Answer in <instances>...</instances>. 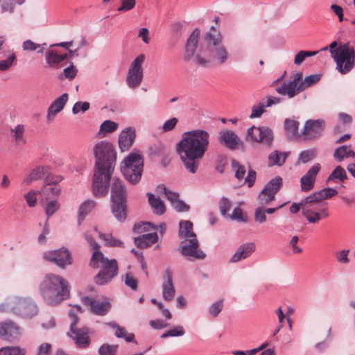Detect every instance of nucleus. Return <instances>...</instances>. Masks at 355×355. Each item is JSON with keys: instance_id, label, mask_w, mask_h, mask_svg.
I'll list each match as a JSON object with an SVG mask.
<instances>
[{"instance_id": "obj_1", "label": "nucleus", "mask_w": 355, "mask_h": 355, "mask_svg": "<svg viewBox=\"0 0 355 355\" xmlns=\"http://www.w3.org/2000/svg\"><path fill=\"white\" fill-rule=\"evenodd\" d=\"M95 157L92 193L96 198L108 194L110 180L116 162V152L114 146L106 141L96 143L93 148Z\"/></svg>"}, {"instance_id": "obj_2", "label": "nucleus", "mask_w": 355, "mask_h": 355, "mask_svg": "<svg viewBox=\"0 0 355 355\" xmlns=\"http://www.w3.org/2000/svg\"><path fill=\"white\" fill-rule=\"evenodd\" d=\"M209 132L198 129L186 132L177 145V151L184 168L189 173L197 172L202 159L209 145Z\"/></svg>"}, {"instance_id": "obj_3", "label": "nucleus", "mask_w": 355, "mask_h": 355, "mask_svg": "<svg viewBox=\"0 0 355 355\" xmlns=\"http://www.w3.org/2000/svg\"><path fill=\"white\" fill-rule=\"evenodd\" d=\"M91 248L94 250L91 257L89 265L93 268L101 270L94 277L95 282L98 285H105L110 282L118 274L119 267L115 259H109L100 251V245L87 233L84 234Z\"/></svg>"}, {"instance_id": "obj_4", "label": "nucleus", "mask_w": 355, "mask_h": 355, "mask_svg": "<svg viewBox=\"0 0 355 355\" xmlns=\"http://www.w3.org/2000/svg\"><path fill=\"white\" fill-rule=\"evenodd\" d=\"M40 293L45 302L56 305L69 296V288L67 281L54 274H47L40 286Z\"/></svg>"}, {"instance_id": "obj_5", "label": "nucleus", "mask_w": 355, "mask_h": 355, "mask_svg": "<svg viewBox=\"0 0 355 355\" xmlns=\"http://www.w3.org/2000/svg\"><path fill=\"white\" fill-rule=\"evenodd\" d=\"M337 44V42L334 41L329 45L330 53L336 63V69L341 74L348 73L355 64L354 47L347 42L335 49Z\"/></svg>"}, {"instance_id": "obj_6", "label": "nucleus", "mask_w": 355, "mask_h": 355, "mask_svg": "<svg viewBox=\"0 0 355 355\" xmlns=\"http://www.w3.org/2000/svg\"><path fill=\"white\" fill-rule=\"evenodd\" d=\"M0 311H11L24 318H32L37 313L38 309L30 299L14 297L1 304Z\"/></svg>"}, {"instance_id": "obj_7", "label": "nucleus", "mask_w": 355, "mask_h": 355, "mask_svg": "<svg viewBox=\"0 0 355 355\" xmlns=\"http://www.w3.org/2000/svg\"><path fill=\"white\" fill-rule=\"evenodd\" d=\"M121 171L125 178L131 184L139 182L144 168V159L138 152H132L124 159Z\"/></svg>"}, {"instance_id": "obj_8", "label": "nucleus", "mask_w": 355, "mask_h": 355, "mask_svg": "<svg viewBox=\"0 0 355 355\" xmlns=\"http://www.w3.org/2000/svg\"><path fill=\"white\" fill-rule=\"evenodd\" d=\"M208 43V52L209 61L215 62L218 64H223L229 58L228 52L224 45L220 34L217 35L207 33L205 37Z\"/></svg>"}, {"instance_id": "obj_9", "label": "nucleus", "mask_w": 355, "mask_h": 355, "mask_svg": "<svg viewBox=\"0 0 355 355\" xmlns=\"http://www.w3.org/2000/svg\"><path fill=\"white\" fill-rule=\"evenodd\" d=\"M69 317L72 319L70 324V330L67 333V336L73 339L76 346L79 348L85 349L90 344V338L89 337V330L87 327L76 328L78 318L72 311L69 312Z\"/></svg>"}, {"instance_id": "obj_10", "label": "nucleus", "mask_w": 355, "mask_h": 355, "mask_svg": "<svg viewBox=\"0 0 355 355\" xmlns=\"http://www.w3.org/2000/svg\"><path fill=\"white\" fill-rule=\"evenodd\" d=\"M245 140L250 143L263 144L268 148H270L274 140L272 130L266 126L257 127L252 125L247 130Z\"/></svg>"}, {"instance_id": "obj_11", "label": "nucleus", "mask_w": 355, "mask_h": 355, "mask_svg": "<svg viewBox=\"0 0 355 355\" xmlns=\"http://www.w3.org/2000/svg\"><path fill=\"white\" fill-rule=\"evenodd\" d=\"M145 60V55H139L132 62L126 77V83L129 87L135 89L139 87L143 80L142 64Z\"/></svg>"}, {"instance_id": "obj_12", "label": "nucleus", "mask_w": 355, "mask_h": 355, "mask_svg": "<svg viewBox=\"0 0 355 355\" xmlns=\"http://www.w3.org/2000/svg\"><path fill=\"white\" fill-rule=\"evenodd\" d=\"M282 185V178L277 176L271 179L258 196V200L261 206L267 205L275 200L276 193Z\"/></svg>"}, {"instance_id": "obj_13", "label": "nucleus", "mask_w": 355, "mask_h": 355, "mask_svg": "<svg viewBox=\"0 0 355 355\" xmlns=\"http://www.w3.org/2000/svg\"><path fill=\"white\" fill-rule=\"evenodd\" d=\"M315 204L318 203L306 202L305 198L300 201V205H302V215L310 223H317L329 216L328 207H321L318 209V211H315L314 207Z\"/></svg>"}, {"instance_id": "obj_14", "label": "nucleus", "mask_w": 355, "mask_h": 355, "mask_svg": "<svg viewBox=\"0 0 355 355\" xmlns=\"http://www.w3.org/2000/svg\"><path fill=\"white\" fill-rule=\"evenodd\" d=\"M302 73L295 74L293 79L289 81H284L276 87L278 94L282 96H288L291 98L302 92Z\"/></svg>"}, {"instance_id": "obj_15", "label": "nucleus", "mask_w": 355, "mask_h": 355, "mask_svg": "<svg viewBox=\"0 0 355 355\" xmlns=\"http://www.w3.org/2000/svg\"><path fill=\"white\" fill-rule=\"evenodd\" d=\"M180 252L189 260L204 259L206 257V254L199 248L197 237L182 241Z\"/></svg>"}, {"instance_id": "obj_16", "label": "nucleus", "mask_w": 355, "mask_h": 355, "mask_svg": "<svg viewBox=\"0 0 355 355\" xmlns=\"http://www.w3.org/2000/svg\"><path fill=\"white\" fill-rule=\"evenodd\" d=\"M43 257L45 260L55 263L60 268H65L66 266L71 264V254L68 249L61 248L59 250L46 251L44 253Z\"/></svg>"}, {"instance_id": "obj_17", "label": "nucleus", "mask_w": 355, "mask_h": 355, "mask_svg": "<svg viewBox=\"0 0 355 355\" xmlns=\"http://www.w3.org/2000/svg\"><path fill=\"white\" fill-rule=\"evenodd\" d=\"M324 121L321 119L307 120L302 131L303 139L312 140L319 137L324 131Z\"/></svg>"}, {"instance_id": "obj_18", "label": "nucleus", "mask_w": 355, "mask_h": 355, "mask_svg": "<svg viewBox=\"0 0 355 355\" xmlns=\"http://www.w3.org/2000/svg\"><path fill=\"white\" fill-rule=\"evenodd\" d=\"M21 332L19 327L11 320L0 322V338L12 342L18 340Z\"/></svg>"}, {"instance_id": "obj_19", "label": "nucleus", "mask_w": 355, "mask_h": 355, "mask_svg": "<svg viewBox=\"0 0 355 355\" xmlns=\"http://www.w3.org/2000/svg\"><path fill=\"white\" fill-rule=\"evenodd\" d=\"M219 142L227 148L234 150L239 148H243L244 142L232 130H221L218 133Z\"/></svg>"}, {"instance_id": "obj_20", "label": "nucleus", "mask_w": 355, "mask_h": 355, "mask_svg": "<svg viewBox=\"0 0 355 355\" xmlns=\"http://www.w3.org/2000/svg\"><path fill=\"white\" fill-rule=\"evenodd\" d=\"M320 170L321 164L315 163L300 178V187L302 191L307 192L314 188L316 177Z\"/></svg>"}, {"instance_id": "obj_21", "label": "nucleus", "mask_w": 355, "mask_h": 355, "mask_svg": "<svg viewBox=\"0 0 355 355\" xmlns=\"http://www.w3.org/2000/svg\"><path fill=\"white\" fill-rule=\"evenodd\" d=\"M84 305L89 306L91 311L98 315H105L111 308L110 303L107 302H100L93 297L85 296L81 298Z\"/></svg>"}, {"instance_id": "obj_22", "label": "nucleus", "mask_w": 355, "mask_h": 355, "mask_svg": "<svg viewBox=\"0 0 355 355\" xmlns=\"http://www.w3.org/2000/svg\"><path fill=\"white\" fill-rule=\"evenodd\" d=\"M111 201H127V193L121 180L114 178L111 184Z\"/></svg>"}, {"instance_id": "obj_23", "label": "nucleus", "mask_w": 355, "mask_h": 355, "mask_svg": "<svg viewBox=\"0 0 355 355\" xmlns=\"http://www.w3.org/2000/svg\"><path fill=\"white\" fill-rule=\"evenodd\" d=\"M162 297L166 301H171L174 298L175 291L173 284V273L169 268L165 270Z\"/></svg>"}, {"instance_id": "obj_24", "label": "nucleus", "mask_w": 355, "mask_h": 355, "mask_svg": "<svg viewBox=\"0 0 355 355\" xmlns=\"http://www.w3.org/2000/svg\"><path fill=\"white\" fill-rule=\"evenodd\" d=\"M338 191L334 188L327 187L319 191L314 192L305 198L306 202H320L323 200L331 198L338 194Z\"/></svg>"}, {"instance_id": "obj_25", "label": "nucleus", "mask_w": 355, "mask_h": 355, "mask_svg": "<svg viewBox=\"0 0 355 355\" xmlns=\"http://www.w3.org/2000/svg\"><path fill=\"white\" fill-rule=\"evenodd\" d=\"M135 130L132 128H126L119 137V146L122 151L128 150L133 144L135 139Z\"/></svg>"}, {"instance_id": "obj_26", "label": "nucleus", "mask_w": 355, "mask_h": 355, "mask_svg": "<svg viewBox=\"0 0 355 355\" xmlns=\"http://www.w3.org/2000/svg\"><path fill=\"white\" fill-rule=\"evenodd\" d=\"M50 167L48 166H37L33 168L23 179L24 185H29L34 181L42 179L49 173Z\"/></svg>"}, {"instance_id": "obj_27", "label": "nucleus", "mask_w": 355, "mask_h": 355, "mask_svg": "<svg viewBox=\"0 0 355 355\" xmlns=\"http://www.w3.org/2000/svg\"><path fill=\"white\" fill-rule=\"evenodd\" d=\"M200 35V30L195 28L188 38L185 47L184 59L186 60H189L194 57Z\"/></svg>"}, {"instance_id": "obj_28", "label": "nucleus", "mask_w": 355, "mask_h": 355, "mask_svg": "<svg viewBox=\"0 0 355 355\" xmlns=\"http://www.w3.org/2000/svg\"><path fill=\"white\" fill-rule=\"evenodd\" d=\"M68 101V94L64 93L55 99L50 105L47 111V120L51 121L54 116L61 112Z\"/></svg>"}, {"instance_id": "obj_29", "label": "nucleus", "mask_w": 355, "mask_h": 355, "mask_svg": "<svg viewBox=\"0 0 355 355\" xmlns=\"http://www.w3.org/2000/svg\"><path fill=\"white\" fill-rule=\"evenodd\" d=\"M255 250L254 243H245L239 246L230 259V262L236 263L248 257Z\"/></svg>"}, {"instance_id": "obj_30", "label": "nucleus", "mask_w": 355, "mask_h": 355, "mask_svg": "<svg viewBox=\"0 0 355 355\" xmlns=\"http://www.w3.org/2000/svg\"><path fill=\"white\" fill-rule=\"evenodd\" d=\"M300 123L294 119H286L284 123L285 135L290 139L301 138L302 134H299Z\"/></svg>"}, {"instance_id": "obj_31", "label": "nucleus", "mask_w": 355, "mask_h": 355, "mask_svg": "<svg viewBox=\"0 0 355 355\" xmlns=\"http://www.w3.org/2000/svg\"><path fill=\"white\" fill-rule=\"evenodd\" d=\"M127 201H111V210L114 218L123 221L127 216Z\"/></svg>"}, {"instance_id": "obj_32", "label": "nucleus", "mask_w": 355, "mask_h": 355, "mask_svg": "<svg viewBox=\"0 0 355 355\" xmlns=\"http://www.w3.org/2000/svg\"><path fill=\"white\" fill-rule=\"evenodd\" d=\"M158 241L157 232L148 233L135 238V244L139 248H146Z\"/></svg>"}, {"instance_id": "obj_33", "label": "nucleus", "mask_w": 355, "mask_h": 355, "mask_svg": "<svg viewBox=\"0 0 355 355\" xmlns=\"http://www.w3.org/2000/svg\"><path fill=\"white\" fill-rule=\"evenodd\" d=\"M179 226L178 235L180 238L185 240L196 238L193 230V223L190 220H181L179 223Z\"/></svg>"}, {"instance_id": "obj_34", "label": "nucleus", "mask_w": 355, "mask_h": 355, "mask_svg": "<svg viewBox=\"0 0 355 355\" xmlns=\"http://www.w3.org/2000/svg\"><path fill=\"white\" fill-rule=\"evenodd\" d=\"M334 157L337 162H341L349 157L355 158V152L349 146L343 145L335 149Z\"/></svg>"}, {"instance_id": "obj_35", "label": "nucleus", "mask_w": 355, "mask_h": 355, "mask_svg": "<svg viewBox=\"0 0 355 355\" xmlns=\"http://www.w3.org/2000/svg\"><path fill=\"white\" fill-rule=\"evenodd\" d=\"M108 325L115 329L114 335L119 338H123L128 343H136L135 335L132 333H128L125 328L119 326L114 322L108 323Z\"/></svg>"}, {"instance_id": "obj_36", "label": "nucleus", "mask_w": 355, "mask_h": 355, "mask_svg": "<svg viewBox=\"0 0 355 355\" xmlns=\"http://www.w3.org/2000/svg\"><path fill=\"white\" fill-rule=\"evenodd\" d=\"M148 202L153 209V212L157 215H162L166 211L165 205L163 201L159 197L151 193H147Z\"/></svg>"}, {"instance_id": "obj_37", "label": "nucleus", "mask_w": 355, "mask_h": 355, "mask_svg": "<svg viewBox=\"0 0 355 355\" xmlns=\"http://www.w3.org/2000/svg\"><path fill=\"white\" fill-rule=\"evenodd\" d=\"M288 156V153H282L279 150H274L268 155V166H282Z\"/></svg>"}, {"instance_id": "obj_38", "label": "nucleus", "mask_w": 355, "mask_h": 355, "mask_svg": "<svg viewBox=\"0 0 355 355\" xmlns=\"http://www.w3.org/2000/svg\"><path fill=\"white\" fill-rule=\"evenodd\" d=\"M61 189L58 185H44L42 190L41 193L46 200L58 199L60 194Z\"/></svg>"}, {"instance_id": "obj_39", "label": "nucleus", "mask_w": 355, "mask_h": 355, "mask_svg": "<svg viewBox=\"0 0 355 355\" xmlns=\"http://www.w3.org/2000/svg\"><path fill=\"white\" fill-rule=\"evenodd\" d=\"M11 132L13 134V138L16 145L24 146L26 144L25 137V127L22 124H18L14 128H11Z\"/></svg>"}, {"instance_id": "obj_40", "label": "nucleus", "mask_w": 355, "mask_h": 355, "mask_svg": "<svg viewBox=\"0 0 355 355\" xmlns=\"http://www.w3.org/2000/svg\"><path fill=\"white\" fill-rule=\"evenodd\" d=\"M347 179V173L341 166H337L327 178V181L334 182H343Z\"/></svg>"}, {"instance_id": "obj_41", "label": "nucleus", "mask_w": 355, "mask_h": 355, "mask_svg": "<svg viewBox=\"0 0 355 355\" xmlns=\"http://www.w3.org/2000/svg\"><path fill=\"white\" fill-rule=\"evenodd\" d=\"M96 202L94 200H88L83 202L79 207L78 210V223L79 225L84 220L85 217L92 211L95 207Z\"/></svg>"}, {"instance_id": "obj_42", "label": "nucleus", "mask_w": 355, "mask_h": 355, "mask_svg": "<svg viewBox=\"0 0 355 355\" xmlns=\"http://www.w3.org/2000/svg\"><path fill=\"white\" fill-rule=\"evenodd\" d=\"M99 238L105 242V245L108 247L123 248L124 243L121 240L113 237L111 234H99Z\"/></svg>"}, {"instance_id": "obj_43", "label": "nucleus", "mask_w": 355, "mask_h": 355, "mask_svg": "<svg viewBox=\"0 0 355 355\" xmlns=\"http://www.w3.org/2000/svg\"><path fill=\"white\" fill-rule=\"evenodd\" d=\"M117 128L118 123L110 120H105L100 125L99 134L105 136L108 133L114 132Z\"/></svg>"}, {"instance_id": "obj_44", "label": "nucleus", "mask_w": 355, "mask_h": 355, "mask_svg": "<svg viewBox=\"0 0 355 355\" xmlns=\"http://www.w3.org/2000/svg\"><path fill=\"white\" fill-rule=\"evenodd\" d=\"M317 155V150L315 148L302 150L299 154L297 164H306L313 159Z\"/></svg>"}, {"instance_id": "obj_45", "label": "nucleus", "mask_w": 355, "mask_h": 355, "mask_svg": "<svg viewBox=\"0 0 355 355\" xmlns=\"http://www.w3.org/2000/svg\"><path fill=\"white\" fill-rule=\"evenodd\" d=\"M46 61L48 66L53 68H57L60 63L59 55L53 50L47 51Z\"/></svg>"}, {"instance_id": "obj_46", "label": "nucleus", "mask_w": 355, "mask_h": 355, "mask_svg": "<svg viewBox=\"0 0 355 355\" xmlns=\"http://www.w3.org/2000/svg\"><path fill=\"white\" fill-rule=\"evenodd\" d=\"M47 201L48 202L44 207V210L47 218H49L60 209V204L58 199L47 200Z\"/></svg>"}, {"instance_id": "obj_47", "label": "nucleus", "mask_w": 355, "mask_h": 355, "mask_svg": "<svg viewBox=\"0 0 355 355\" xmlns=\"http://www.w3.org/2000/svg\"><path fill=\"white\" fill-rule=\"evenodd\" d=\"M185 334V331L182 326H177L173 329H171L160 336L161 338H166L168 337H179L182 336Z\"/></svg>"}, {"instance_id": "obj_48", "label": "nucleus", "mask_w": 355, "mask_h": 355, "mask_svg": "<svg viewBox=\"0 0 355 355\" xmlns=\"http://www.w3.org/2000/svg\"><path fill=\"white\" fill-rule=\"evenodd\" d=\"M16 60V55L14 52L10 53L5 60H0V71L8 70Z\"/></svg>"}, {"instance_id": "obj_49", "label": "nucleus", "mask_w": 355, "mask_h": 355, "mask_svg": "<svg viewBox=\"0 0 355 355\" xmlns=\"http://www.w3.org/2000/svg\"><path fill=\"white\" fill-rule=\"evenodd\" d=\"M25 350L19 347H5L0 349V355H25Z\"/></svg>"}, {"instance_id": "obj_50", "label": "nucleus", "mask_w": 355, "mask_h": 355, "mask_svg": "<svg viewBox=\"0 0 355 355\" xmlns=\"http://www.w3.org/2000/svg\"><path fill=\"white\" fill-rule=\"evenodd\" d=\"M232 166L235 170V177L238 180H242L245 174V168L236 159L232 160Z\"/></svg>"}, {"instance_id": "obj_51", "label": "nucleus", "mask_w": 355, "mask_h": 355, "mask_svg": "<svg viewBox=\"0 0 355 355\" xmlns=\"http://www.w3.org/2000/svg\"><path fill=\"white\" fill-rule=\"evenodd\" d=\"M232 207V202L226 197H223L219 202V209L221 215L227 217V213Z\"/></svg>"}, {"instance_id": "obj_52", "label": "nucleus", "mask_w": 355, "mask_h": 355, "mask_svg": "<svg viewBox=\"0 0 355 355\" xmlns=\"http://www.w3.org/2000/svg\"><path fill=\"white\" fill-rule=\"evenodd\" d=\"M318 51H300L295 56L294 63L297 65L301 64L306 58L315 55Z\"/></svg>"}, {"instance_id": "obj_53", "label": "nucleus", "mask_w": 355, "mask_h": 355, "mask_svg": "<svg viewBox=\"0 0 355 355\" xmlns=\"http://www.w3.org/2000/svg\"><path fill=\"white\" fill-rule=\"evenodd\" d=\"M265 103L259 102L258 104L254 105L252 107V112L250 115V119L259 118L265 112Z\"/></svg>"}, {"instance_id": "obj_54", "label": "nucleus", "mask_w": 355, "mask_h": 355, "mask_svg": "<svg viewBox=\"0 0 355 355\" xmlns=\"http://www.w3.org/2000/svg\"><path fill=\"white\" fill-rule=\"evenodd\" d=\"M320 79V75L319 74H311L305 77L302 81V92L306 88L313 85V84L318 82Z\"/></svg>"}, {"instance_id": "obj_55", "label": "nucleus", "mask_w": 355, "mask_h": 355, "mask_svg": "<svg viewBox=\"0 0 355 355\" xmlns=\"http://www.w3.org/2000/svg\"><path fill=\"white\" fill-rule=\"evenodd\" d=\"M227 217L233 220L241 222L247 221V217L243 216L242 209L239 207H235L232 211V214L231 215L229 214Z\"/></svg>"}, {"instance_id": "obj_56", "label": "nucleus", "mask_w": 355, "mask_h": 355, "mask_svg": "<svg viewBox=\"0 0 355 355\" xmlns=\"http://www.w3.org/2000/svg\"><path fill=\"white\" fill-rule=\"evenodd\" d=\"M266 214L263 207L260 206L257 207L254 211V220L260 224L263 223L266 221Z\"/></svg>"}, {"instance_id": "obj_57", "label": "nucleus", "mask_w": 355, "mask_h": 355, "mask_svg": "<svg viewBox=\"0 0 355 355\" xmlns=\"http://www.w3.org/2000/svg\"><path fill=\"white\" fill-rule=\"evenodd\" d=\"M349 254V250H342L336 252V257L338 263L343 264H347L349 262L348 255Z\"/></svg>"}, {"instance_id": "obj_58", "label": "nucleus", "mask_w": 355, "mask_h": 355, "mask_svg": "<svg viewBox=\"0 0 355 355\" xmlns=\"http://www.w3.org/2000/svg\"><path fill=\"white\" fill-rule=\"evenodd\" d=\"M125 284L132 290L136 291L138 288V281L130 273H126L124 279Z\"/></svg>"}, {"instance_id": "obj_59", "label": "nucleus", "mask_w": 355, "mask_h": 355, "mask_svg": "<svg viewBox=\"0 0 355 355\" xmlns=\"http://www.w3.org/2000/svg\"><path fill=\"white\" fill-rule=\"evenodd\" d=\"M116 345H103L99 349L100 355H116Z\"/></svg>"}, {"instance_id": "obj_60", "label": "nucleus", "mask_w": 355, "mask_h": 355, "mask_svg": "<svg viewBox=\"0 0 355 355\" xmlns=\"http://www.w3.org/2000/svg\"><path fill=\"white\" fill-rule=\"evenodd\" d=\"M223 307V300H220L216 302H214L209 309V313L214 317H216L220 313Z\"/></svg>"}, {"instance_id": "obj_61", "label": "nucleus", "mask_w": 355, "mask_h": 355, "mask_svg": "<svg viewBox=\"0 0 355 355\" xmlns=\"http://www.w3.org/2000/svg\"><path fill=\"white\" fill-rule=\"evenodd\" d=\"M89 106L90 105L88 102L78 101L73 105L72 112L74 114H77L80 111L85 112L89 109Z\"/></svg>"}, {"instance_id": "obj_62", "label": "nucleus", "mask_w": 355, "mask_h": 355, "mask_svg": "<svg viewBox=\"0 0 355 355\" xmlns=\"http://www.w3.org/2000/svg\"><path fill=\"white\" fill-rule=\"evenodd\" d=\"M37 191H35L34 190H31L28 193H26L24 196V198L27 202V205L30 207H35L36 202H37Z\"/></svg>"}, {"instance_id": "obj_63", "label": "nucleus", "mask_w": 355, "mask_h": 355, "mask_svg": "<svg viewBox=\"0 0 355 355\" xmlns=\"http://www.w3.org/2000/svg\"><path fill=\"white\" fill-rule=\"evenodd\" d=\"M44 185H58V184L62 180L60 176H56L51 174L50 170L49 173L44 176Z\"/></svg>"}, {"instance_id": "obj_64", "label": "nucleus", "mask_w": 355, "mask_h": 355, "mask_svg": "<svg viewBox=\"0 0 355 355\" xmlns=\"http://www.w3.org/2000/svg\"><path fill=\"white\" fill-rule=\"evenodd\" d=\"M37 355H51V345L46 343L40 345Z\"/></svg>"}]
</instances>
